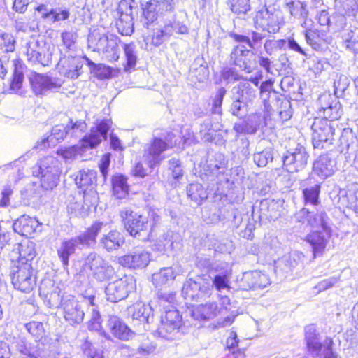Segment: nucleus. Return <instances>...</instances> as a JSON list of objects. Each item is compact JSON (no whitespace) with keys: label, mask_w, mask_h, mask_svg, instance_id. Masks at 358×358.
Returning a JSON list of instances; mask_svg holds the SVG:
<instances>
[{"label":"nucleus","mask_w":358,"mask_h":358,"mask_svg":"<svg viewBox=\"0 0 358 358\" xmlns=\"http://www.w3.org/2000/svg\"><path fill=\"white\" fill-rule=\"evenodd\" d=\"M120 216L131 236L143 241H155V229L160 221L155 210L150 209L148 215H144L125 208L120 212Z\"/></svg>","instance_id":"nucleus-1"},{"label":"nucleus","mask_w":358,"mask_h":358,"mask_svg":"<svg viewBox=\"0 0 358 358\" xmlns=\"http://www.w3.org/2000/svg\"><path fill=\"white\" fill-rule=\"evenodd\" d=\"M110 126V120L101 121L96 127L91 129L90 133L83 138L80 144L61 148L57 151V153L66 160L76 159L78 155H82L86 149L94 148L103 139H106Z\"/></svg>","instance_id":"nucleus-2"},{"label":"nucleus","mask_w":358,"mask_h":358,"mask_svg":"<svg viewBox=\"0 0 358 358\" xmlns=\"http://www.w3.org/2000/svg\"><path fill=\"white\" fill-rule=\"evenodd\" d=\"M64 117L65 119L64 123L54 126L51 134L41 141H38L34 148L43 150L46 147L55 146L63 141L66 136H76L85 130L87 125L84 121L73 122L72 120L66 115Z\"/></svg>","instance_id":"nucleus-3"},{"label":"nucleus","mask_w":358,"mask_h":358,"mask_svg":"<svg viewBox=\"0 0 358 358\" xmlns=\"http://www.w3.org/2000/svg\"><path fill=\"white\" fill-rule=\"evenodd\" d=\"M59 162L52 156L41 159L34 168V174L41 176V186L45 189H52L59 180L61 169Z\"/></svg>","instance_id":"nucleus-4"},{"label":"nucleus","mask_w":358,"mask_h":358,"mask_svg":"<svg viewBox=\"0 0 358 358\" xmlns=\"http://www.w3.org/2000/svg\"><path fill=\"white\" fill-rule=\"evenodd\" d=\"M83 268L89 270L92 278L101 282L110 280L115 273L113 266L96 252H91L85 257Z\"/></svg>","instance_id":"nucleus-5"},{"label":"nucleus","mask_w":358,"mask_h":358,"mask_svg":"<svg viewBox=\"0 0 358 358\" xmlns=\"http://www.w3.org/2000/svg\"><path fill=\"white\" fill-rule=\"evenodd\" d=\"M88 47L93 51L102 52L110 62H116L120 57L117 38L93 31L88 36Z\"/></svg>","instance_id":"nucleus-6"},{"label":"nucleus","mask_w":358,"mask_h":358,"mask_svg":"<svg viewBox=\"0 0 358 358\" xmlns=\"http://www.w3.org/2000/svg\"><path fill=\"white\" fill-rule=\"evenodd\" d=\"M305 335L308 350L314 358L338 357V353L332 349V339L326 338L322 343L320 342L315 327L313 325L306 327Z\"/></svg>","instance_id":"nucleus-7"},{"label":"nucleus","mask_w":358,"mask_h":358,"mask_svg":"<svg viewBox=\"0 0 358 358\" xmlns=\"http://www.w3.org/2000/svg\"><path fill=\"white\" fill-rule=\"evenodd\" d=\"M312 141L315 149L322 150L332 144L334 129L331 122L316 118L312 124Z\"/></svg>","instance_id":"nucleus-8"},{"label":"nucleus","mask_w":358,"mask_h":358,"mask_svg":"<svg viewBox=\"0 0 358 358\" xmlns=\"http://www.w3.org/2000/svg\"><path fill=\"white\" fill-rule=\"evenodd\" d=\"M14 287L22 292H30L36 286V277L30 263L18 264L11 273Z\"/></svg>","instance_id":"nucleus-9"},{"label":"nucleus","mask_w":358,"mask_h":358,"mask_svg":"<svg viewBox=\"0 0 358 358\" xmlns=\"http://www.w3.org/2000/svg\"><path fill=\"white\" fill-rule=\"evenodd\" d=\"M17 350L22 358H59V353L55 349L39 343L36 341L30 343L20 339L17 344Z\"/></svg>","instance_id":"nucleus-10"},{"label":"nucleus","mask_w":358,"mask_h":358,"mask_svg":"<svg viewBox=\"0 0 358 358\" xmlns=\"http://www.w3.org/2000/svg\"><path fill=\"white\" fill-rule=\"evenodd\" d=\"M75 181L78 187L83 190L85 201L90 205L96 204L98 199L95 189L96 172L90 169L81 170L77 174Z\"/></svg>","instance_id":"nucleus-11"},{"label":"nucleus","mask_w":358,"mask_h":358,"mask_svg":"<svg viewBox=\"0 0 358 358\" xmlns=\"http://www.w3.org/2000/svg\"><path fill=\"white\" fill-rule=\"evenodd\" d=\"M87 304V301L80 302L72 295L62 296L60 306L65 320L71 325L81 323L85 315L83 306Z\"/></svg>","instance_id":"nucleus-12"},{"label":"nucleus","mask_w":358,"mask_h":358,"mask_svg":"<svg viewBox=\"0 0 358 358\" xmlns=\"http://www.w3.org/2000/svg\"><path fill=\"white\" fill-rule=\"evenodd\" d=\"M135 280L132 276H124L110 282L106 287L105 292L108 301L116 303L124 299L129 293L134 289Z\"/></svg>","instance_id":"nucleus-13"},{"label":"nucleus","mask_w":358,"mask_h":358,"mask_svg":"<svg viewBox=\"0 0 358 358\" xmlns=\"http://www.w3.org/2000/svg\"><path fill=\"white\" fill-rule=\"evenodd\" d=\"M233 94L235 100L231 106V113L241 117L247 111L246 102L255 97V91L248 83H243L233 88Z\"/></svg>","instance_id":"nucleus-14"},{"label":"nucleus","mask_w":358,"mask_h":358,"mask_svg":"<svg viewBox=\"0 0 358 358\" xmlns=\"http://www.w3.org/2000/svg\"><path fill=\"white\" fill-rule=\"evenodd\" d=\"M308 154L306 148L297 144L295 148H289L282 157L283 165L288 172H298L307 165Z\"/></svg>","instance_id":"nucleus-15"},{"label":"nucleus","mask_w":358,"mask_h":358,"mask_svg":"<svg viewBox=\"0 0 358 358\" xmlns=\"http://www.w3.org/2000/svg\"><path fill=\"white\" fill-rule=\"evenodd\" d=\"M29 79L36 94H43L47 92H58L62 86V79L45 76L36 72H31Z\"/></svg>","instance_id":"nucleus-16"},{"label":"nucleus","mask_w":358,"mask_h":358,"mask_svg":"<svg viewBox=\"0 0 358 358\" xmlns=\"http://www.w3.org/2000/svg\"><path fill=\"white\" fill-rule=\"evenodd\" d=\"M174 4L173 0H150L143 8L144 24L148 25L154 22L158 15H163L173 10Z\"/></svg>","instance_id":"nucleus-17"},{"label":"nucleus","mask_w":358,"mask_h":358,"mask_svg":"<svg viewBox=\"0 0 358 358\" xmlns=\"http://www.w3.org/2000/svg\"><path fill=\"white\" fill-rule=\"evenodd\" d=\"M327 215L323 210H317L315 213L306 208H303L295 214V219L297 222L305 223L313 228H322L325 233H329L327 225Z\"/></svg>","instance_id":"nucleus-18"},{"label":"nucleus","mask_w":358,"mask_h":358,"mask_svg":"<svg viewBox=\"0 0 358 358\" xmlns=\"http://www.w3.org/2000/svg\"><path fill=\"white\" fill-rule=\"evenodd\" d=\"M271 284L268 275L258 271L245 272L238 280V286L241 289H264Z\"/></svg>","instance_id":"nucleus-19"},{"label":"nucleus","mask_w":358,"mask_h":358,"mask_svg":"<svg viewBox=\"0 0 358 358\" xmlns=\"http://www.w3.org/2000/svg\"><path fill=\"white\" fill-rule=\"evenodd\" d=\"M168 148L167 143L159 138H155L152 141L144 148L143 159L148 162L150 166H156L164 160L163 152Z\"/></svg>","instance_id":"nucleus-20"},{"label":"nucleus","mask_w":358,"mask_h":358,"mask_svg":"<svg viewBox=\"0 0 358 358\" xmlns=\"http://www.w3.org/2000/svg\"><path fill=\"white\" fill-rule=\"evenodd\" d=\"M231 60L236 66L248 73L252 71L255 65V54L244 45H238L233 49Z\"/></svg>","instance_id":"nucleus-21"},{"label":"nucleus","mask_w":358,"mask_h":358,"mask_svg":"<svg viewBox=\"0 0 358 358\" xmlns=\"http://www.w3.org/2000/svg\"><path fill=\"white\" fill-rule=\"evenodd\" d=\"M254 23L256 29H261L268 33L277 32L280 29L278 15L271 13L267 8L257 12Z\"/></svg>","instance_id":"nucleus-22"},{"label":"nucleus","mask_w":358,"mask_h":358,"mask_svg":"<svg viewBox=\"0 0 358 358\" xmlns=\"http://www.w3.org/2000/svg\"><path fill=\"white\" fill-rule=\"evenodd\" d=\"M150 261V255L144 250H138L118 259V263L124 267L129 268H143Z\"/></svg>","instance_id":"nucleus-23"},{"label":"nucleus","mask_w":358,"mask_h":358,"mask_svg":"<svg viewBox=\"0 0 358 358\" xmlns=\"http://www.w3.org/2000/svg\"><path fill=\"white\" fill-rule=\"evenodd\" d=\"M25 54L27 59L34 64H41L43 66L48 65L50 59L46 55V48L43 43H41L36 39H31L26 43Z\"/></svg>","instance_id":"nucleus-24"},{"label":"nucleus","mask_w":358,"mask_h":358,"mask_svg":"<svg viewBox=\"0 0 358 358\" xmlns=\"http://www.w3.org/2000/svg\"><path fill=\"white\" fill-rule=\"evenodd\" d=\"M227 161L223 154L217 152L209 155L203 164V169L206 175L213 178L224 173Z\"/></svg>","instance_id":"nucleus-25"},{"label":"nucleus","mask_w":358,"mask_h":358,"mask_svg":"<svg viewBox=\"0 0 358 358\" xmlns=\"http://www.w3.org/2000/svg\"><path fill=\"white\" fill-rule=\"evenodd\" d=\"M227 311V307L219 308L216 303H208L194 308L192 315L198 320H207L224 314Z\"/></svg>","instance_id":"nucleus-26"},{"label":"nucleus","mask_w":358,"mask_h":358,"mask_svg":"<svg viewBox=\"0 0 358 358\" xmlns=\"http://www.w3.org/2000/svg\"><path fill=\"white\" fill-rule=\"evenodd\" d=\"M184 270L180 265L165 267L152 274V282L156 287L162 286L172 282L177 275H182Z\"/></svg>","instance_id":"nucleus-27"},{"label":"nucleus","mask_w":358,"mask_h":358,"mask_svg":"<svg viewBox=\"0 0 358 358\" xmlns=\"http://www.w3.org/2000/svg\"><path fill=\"white\" fill-rule=\"evenodd\" d=\"M40 227V223L36 217L23 215L16 220L13 224V230L22 236H31Z\"/></svg>","instance_id":"nucleus-28"},{"label":"nucleus","mask_w":358,"mask_h":358,"mask_svg":"<svg viewBox=\"0 0 358 358\" xmlns=\"http://www.w3.org/2000/svg\"><path fill=\"white\" fill-rule=\"evenodd\" d=\"M106 224L102 222H94L85 231L74 237L78 245L87 248L95 245L96 236Z\"/></svg>","instance_id":"nucleus-29"},{"label":"nucleus","mask_w":358,"mask_h":358,"mask_svg":"<svg viewBox=\"0 0 358 358\" xmlns=\"http://www.w3.org/2000/svg\"><path fill=\"white\" fill-rule=\"evenodd\" d=\"M217 274L211 278L213 287L220 292L224 289H229V279L231 275V271L229 265L226 263H222L215 267Z\"/></svg>","instance_id":"nucleus-30"},{"label":"nucleus","mask_w":358,"mask_h":358,"mask_svg":"<svg viewBox=\"0 0 358 358\" xmlns=\"http://www.w3.org/2000/svg\"><path fill=\"white\" fill-rule=\"evenodd\" d=\"M124 243L122 234L117 230H111L108 234L102 235L99 239V245L101 248L107 252L118 250Z\"/></svg>","instance_id":"nucleus-31"},{"label":"nucleus","mask_w":358,"mask_h":358,"mask_svg":"<svg viewBox=\"0 0 358 358\" xmlns=\"http://www.w3.org/2000/svg\"><path fill=\"white\" fill-rule=\"evenodd\" d=\"M108 325L113 335L120 340L128 341L134 336V332L116 316H110Z\"/></svg>","instance_id":"nucleus-32"},{"label":"nucleus","mask_w":358,"mask_h":358,"mask_svg":"<svg viewBox=\"0 0 358 358\" xmlns=\"http://www.w3.org/2000/svg\"><path fill=\"white\" fill-rule=\"evenodd\" d=\"M335 170L336 162L327 155L320 156L313 164L314 172L324 178L331 176Z\"/></svg>","instance_id":"nucleus-33"},{"label":"nucleus","mask_w":358,"mask_h":358,"mask_svg":"<svg viewBox=\"0 0 358 358\" xmlns=\"http://www.w3.org/2000/svg\"><path fill=\"white\" fill-rule=\"evenodd\" d=\"M325 231L319 230L313 231L306 237V241L308 242L313 248V257L320 256L323 254L328 243V238L325 236Z\"/></svg>","instance_id":"nucleus-34"},{"label":"nucleus","mask_w":358,"mask_h":358,"mask_svg":"<svg viewBox=\"0 0 358 358\" xmlns=\"http://www.w3.org/2000/svg\"><path fill=\"white\" fill-rule=\"evenodd\" d=\"M81 66L75 57H64L57 64L59 72L69 78H77Z\"/></svg>","instance_id":"nucleus-35"},{"label":"nucleus","mask_w":358,"mask_h":358,"mask_svg":"<svg viewBox=\"0 0 358 358\" xmlns=\"http://www.w3.org/2000/svg\"><path fill=\"white\" fill-rule=\"evenodd\" d=\"M129 313L134 320L143 323H149L152 308L141 301H138L128 308Z\"/></svg>","instance_id":"nucleus-36"},{"label":"nucleus","mask_w":358,"mask_h":358,"mask_svg":"<svg viewBox=\"0 0 358 358\" xmlns=\"http://www.w3.org/2000/svg\"><path fill=\"white\" fill-rule=\"evenodd\" d=\"M340 199L347 207L358 213V184H352L348 190H341Z\"/></svg>","instance_id":"nucleus-37"},{"label":"nucleus","mask_w":358,"mask_h":358,"mask_svg":"<svg viewBox=\"0 0 358 358\" xmlns=\"http://www.w3.org/2000/svg\"><path fill=\"white\" fill-rule=\"evenodd\" d=\"M180 322V316L178 311L171 307V308L166 310L164 315L162 316L161 329L171 333L179 327Z\"/></svg>","instance_id":"nucleus-38"},{"label":"nucleus","mask_w":358,"mask_h":358,"mask_svg":"<svg viewBox=\"0 0 358 358\" xmlns=\"http://www.w3.org/2000/svg\"><path fill=\"white\" fill-rule=\"evenodd\" d=\"M78 245L75 238L64 241L57 249V254L64 268L69 265V257L73 255Z\"/></svg>","instance_id":"nucleus-39"},{"label":"nucleus","mask_w":358,"mask_h":358,"mask_svg":"<svg viewBox=\"0 0 358 358\" xmlns=\"http://www.w3.org/2000/svg\"><path fill=\"white\" fill-rule=\"evenodd\" d=\"M285 8L295 18L304 20L308 17L307 6L299 0H285Z\"/></svg>","instance_id":"nucleus-40"},{"label":"nucleus","mask_w":358,"mask_h":358,"mask_svg":"<svg viewBox=\"0 0 358 358\" xmlns=\"http://www.w3.org/2000/svg\"><path fill=\"white\" fill-rule=\"evenodd\" d=\"M335 9L341 15L355 16L358 13V0H335Z\"/></svg>","instance_id":"nucleus-41"},{"label":"nucleus","mask_w":358,"mask_h":358,"mask_svg":"<svg viewBox=\"0 0 358 358\" xmlns=\"http://www.w3.org/2000/svg\"><path fill=\"white\" fill-rule=\"evenodd\" d=\"M227 5L239 17L246 16L252 10L250 0H227Z\"/></svg>","instance_id":"nucleus-42"},{"label":"nucleus","mask_w":358,"mask_h":358,"mask_svg":"<svg viewBox=\"0 0 358 358\" xmlns=\"http://www.w3.org/2000/svg\"><path fill=\"white\" fill-rule=\"evenodd\" d=\"M49 283L52 286L51 292H47L45 288V285H42L39 288L40 295L43 297L45 302L50 308H58L61 303L58 287H55L50 281Z\"/></svg>","instance_id":"nucleus-43"},{"label":"nucleus","mask_w":358,"mask_h":358,"mask_svg":"<svg viewBox=\"0 0 358 358\" xmlns=\"http://www.w3.org/2000/svg\"><path fill=\"white\" fill-rule=\"evenodd\" d=\"M112 186L113 194L117 199H122L128 194L129 187L127 178L123 176L117 175L113 176Z\"/></svg>","instance_id":"nucleus-44"},{"label":"nucleus","mask_w":358,"mask_h":358,"mask_svg":"<svg viewBox=\"0 0 358 358\" xmlns=\"http://www.w3.org/2000/svg\"><path fill=\"white\" fill-rule=\"evenodd\" d=\"M17 250L19 254L18 264L29 263L35 257L34 244L31 241H27L19 244Z\"/></svg>","instance_id":"nucleus-45"},{"label":"nucleus","mask_w":358,"mask_h":358,"mask_svg":"<svg viewBox=\"0 0 358 358\" xmlns=\"http://www.w3.org/2000/svg\"><path fill=\"white\" fill-rule=\"evenodd\" d=\"M182 294L186 299L199 301L201 296L199 293V287L192 279L187 280L182 287Z\"/></svg>","instance_id":"nucleus-46"},{"label":"nucleus","mask_w":358,"mask_h":358,"mask_svg":"<svg viewBox=\"0 0 358 358\" xmlns=\"http://www.w3.org/2000/svg\"><path fill=\"white\" fill-rule=\"evenodd\" d=\"M188 196L198 205L207 198V193L200 183H192L187 187Z\"/></svg>","instance_id":"nucleus-47"},{"label":"nucleus","mask_w":358,"mask_h":358,"mask_svg":"<svg viewBox=\"0 0 358 358\" xmlns=\"http://www.w3.org/2000/svg\"><path fill=\"white\" fill-rule=\"evenodd\" d=\"M321 110L323 111V119L327 120L330 122L338 120L342 115L341 106L336 101L331 103L329 105H322Z\"/></svg>","instance_id":"nucleus-48"},{"label":"nucleus","mask_w":358,"mask_h":358,"mask_svg":"<svg viewBox=\"0 0 358 358\" xmlns=\"http://www.w3.org/2000/svg\"><path fill=\"white\" fill-rule=\"evenodd\" d=\"M174 233L167 231L155 240V250L158 251H166L173 249Z\"/></svg>","instance_id":"nucleus-49"},{"label":"nucleus","mask_w":358,"mask_h":358,"mask_svg":"<svg viewBox=\"0 0 358 358\" xmlns=\"http://www.w3.org/2000/svg\"><path fill=\"white\" fill-rule=\"evenodd\" d=\"M187 27L176 18L166 21L164 25V34L170 36L173 34H184L187 33Z\"/></svg>","instance_id":"nucleus-50"},{"label":"nucleus","mask_w":358,"mask_h":358,"mask_svg":"<svg viewBox=\"0 0 358 358\" xmlns=\"http://www.w3.org/2000/svg\"><path fill=\"white\" fill-rule=\"evenodd\" d=\"M199 287V293L201 299L209 297L213 292V285L211 283V277L208 275L198 276L195 280Z\"/></svg>","instance_id":"nucleus-51"},{"label":"nucleus","mask_w":358,"mask_h":358,"mask_svg":"<svg viewBox=\"0 0 358 358\" xmlns=\"http://www.w3.org/2000/svg\"><path fill=\"white\" fill-rule=\"evenodd\" d=\"M14 73L13 78L10 83V89L16 92L21 89L24 74H23V66L22 63L18 60H14Z\"/></svg>","instance_id":"nucleus-52"},{"label":"nucleus","mask_w":358,"mask_h":358,"mask_svg":"<svg viewBox=\"0 0 358 358\" xmlns=\"http://www.w3.org/2000/svg\"><path fill=\"white\" fill-rule=\"evenodd\" d=\"M134 17L128 15H120L117 22V28L120 34L129 36L134 31Z\"/></svg>","instance_id":"nucleus-53"},{"label":"nucleus","mask_w":358,"mask_h":358,"mask_svg":"<svg viewBox=\"0 0 358 358\" xmlns=\"http://www.w3.org/2000/svg\"><path fill=\"white\" fill-rule=\"evenodd\" d=\"M123 49L127 59V64L124 67L126 71H129L134 68L137 61L136 45L134 43L124 44Z\"/></svg>","instance_id":"nucleus-54"},{"label":"nucleus","mask_w":358,"mask_h":358,"mask_svg":"<svg viewBox=\"0 0 358 358\" xmlns=\"http://www.w3.org/2000/svg\"><path fill=\"white\" fill-rule=\"evenodd\" d=\"M320 192V185H315L313 187L305 188L303 190L305 204H311L317 206L319 204V194Z\"/></svg>","instance_id":"nucleus-55"},{"label":"nucleus","mask_w":358,"mask_h":358,"mask_svg":"<svg viewBox=\"0 0 358 358\" xmlns=\"http://www.w3.org/2000/svg\"><path fill=\"white\" fill-rule=\"evenodd\" d=\"M287 44V41L283 39H268L264 44V50L266 54L269 55H275L276 53L283 49Z\"/></svg>","instance_id":"nucleus-56"},{"label":"nucleus","mask_w":358,"mask_h":358,"mask_svg":"<svg viewBox=\"0 0 358 358\" xmlns=\"http://www.w3.org/2000/svg\"><path fill=\"white\" fill-rule=\"evenodd\" d=\"M15 40L11 34L3 33L0 31V49L10 52L15 50Z\"/></svg>","instance_id":"nucleus-57"},{"label":"nucleus","mask_w":358,"mask_h":358,"mask_svg":"<svg viewBox=\"0 0 358 358\" xmlns=\"http://www.w3.org/2000/svg\"><path fill=\"white\" fill-rule=\"evenodd\" d=\"M273 159V153L271 150H264L262 152L255 153L253 157L254 162L258 166H265L269 162Z\"/></svg>","instance_id":"nucleus-58"},{"label":"nucleus","mask_w":358,"mask_h":358,"mask_svg":"<svg viewBox=\"0 0 358 358\" xmlns=\"http://www.w3.org/2000/svg\"><path fill=\"white\" fill-rule=\"evenodd\" d=\"M226 94V90L224 87H220L215 96L213 99L212 112L215 114L222 113V104L224 96Z\"/></svg>","instance_id":"nucleus-59"},{"label":"nucleus","mask_w":358,"mask_h":358,"mask_svg":"<svg viewBox=\"0 0 358 358\" xmlns=\"http://www.w3.org/2000/svg\"><path fill=\"white\" fill-rule=\"evenodd\" d=\"M339 281V278L337 277H330L319 282L315 287L314 289L316 290V293L325 291L328 289L333 287Z\"/></svg>","instance_id":"nucleus-60"},{"label":"nucleus","mask_w":358,"mask_h":358,"mask_svg":"<svg viewBox=\"0 0 358 358\" xmlns=\"http://www.w3.org/2000/svg\"><path fill=\"white\" fill-rule=\"evenodd\" d=\"M143 161L145 164V166L142 162H138L132 171L134 176L143 178L152 171L155 166H150L148 162H145L143 159Z\"/></svg>","instance_id":"nucleus-61"},{"label":"nucleus","mask_w":358,"mask_h":358,"mask_svg":"<svg viewBox=\"0 0 358 358\" xmlns=\"http://www.w3.org/2000/svg\"><path fill=\"white\" fill-rule=\"evenodd\" d=\"M25 327L28 332L36 338L41 337L44 332L43 324L40 322H30L25 324Z\"/></svg>","instance_id":"nucleus-62"},{"label":"nucleus","mask_w":358,"mask_h":358,"mask_svg":"<svg viewBox=\"0 0 358 358\" xmlns=\"http://www.w3.org/2000/svg\"><path fill=\"white\" fill-rule=\"evenodd\" d=\"M61 38L64 46H65L67 49L71 50L73 48V46L76 43L77 36L76 34L72 31H65L61 34Z\"/></svg>","instance_id":"nucleus-63"},{"label":"nucleus","mask_w":358,"mask_h":358,"mask_svg":"<svg viewBox=\"0 0 358 358\" xmlns=\"http://www.w3.org/2000/svg\"><path fill=\"white\" fill-rule=\"evenodd\" d=\"M8 224L0 221V248L2 249L4 246H6L10 238V233L8 230L7 227Z\"/></svg>","instance_id":"nucleus-64"}]
</instances>
